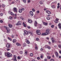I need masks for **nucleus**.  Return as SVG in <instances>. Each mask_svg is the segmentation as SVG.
I'll list each match as a JSON object with an SVG mask.
<instances>
[{
  "mask_svg": "<svg viewBox=\"0 0 61 61\" xmlns=\"http://www.w3.org/2000/svg\"><path fill=\"white\" fill-rule=\"evenodd\" d=\"M26 46V44L25 43H24L23 44V47H25Z\"/></svg>",
  "mask_w": 61,
  "mask_h": 61,
  "instance_id": "obj_25",
  "label": "nucleus"
},
{
  "mask_svg": "<svg viewBox=\"0 0 61 61\" xmlns=\"http://www.w3.org/2000/svg\"><path fill=\"white\" fill-rule=\"evenodd\" d=\"M13 10L15 13H17V10L16 8H14L13 9Z\"/></svg>",
  "mask_w": 61,
  "mask_h": 61,
  "instance_id": "obj_3",
  "label": "nucleus"
},
{
  "mask_svg": "<svg viewBox=\"0 0 61 61\" xmlns=\"http://www.w3.org/2000/svg\"><path fill=\"white\" fill-rule=\"evenodd\" d=\"M3 20H0V23H3Z\"/></svg>",
  "mask_w": 61,
  "mask_h": 61,
  "instance_id": "obj_50",
  "label": "nucleus"
},
{
  "mask_svg": "<svg viewBox=\"0 0 61 61\" xmlns=\"http://www.w3.org/2000/svg\"><path fill=\"white\" fill-rule=\"evenodd\" d=\"M2 6L3 7H5V5L4 4H2Z\"/></svg>",
  "mask_w": 61,
  "mask_h": 61,
  "instance_id": "obj_34",
  "label": "nucleus"
},
{
  "mask_svg": "<svg viewBox=\"0 0 61 61\" xmlns=\"http://www.w3.org/2000/svg\"><path fill=\"white\" fill-rule=\"evenodd\" d=\"M37 58L38 60H39V59H40V57H37Z\"/></svg>",
  "mask_w": 61,
  "mask_h": 61,
  "instance_id": "obj_57",
  "label": "nucleus"
},
{
  "mask_svg": "<svg viewBox=\"0 0 61 61\" xmlns=\"http://www.w3.org/2000/svg\"><path fill=\"white\" fill-rule=\"evenodd\" d=\"M14 61H17V60H16V58L14 59Z\"/></svg>",
  "mask_w": 61,
  "mask_h": 61,
  "instance_id": "obj_54",
  "label": "nucleus"
},
{
  "mask_svg": "<svg viewBox=\"0 0 61 61\" xmlns=\"http://www.w3.org/2000/svg\"><path fill=\"white\" fill-rule=\"evenodd\" d=\"M8 38L9 40H10V41H12V40L11 38H9V37H8Z\"/></svg>",
  "mask_w": 61,
  "mask_h": 61,
  "instance_id": "obj_27",
  "label": "nucleus"
},
{
  "mask_svg": "<svg viewBox=\"0 0 61 61\" xmlns=\"http://www.w3.org/2000/svg\"><path fill=\"white\" fill-rule=\"evenodd\" d=\"M41 56H40V57L41 58H43V55H41Z\"/></svg>",
  "mask_w": 61,
  "mask_h": 61,
  "instance_id": "obj_33",
  "label": "nucleus"
},
{
  "mask_svg": "<svg viewBox=\"0 0 61 61\" xmlns=\"http://www.w3.org/2000/svg\"><path fill=\"white\" fill-rule=\"evenodd\" d=\"M40 12V11L39 10L37 11H36L37 13H39Z\"/></svg>",
  "mask_w": 61,
  "mask_h": 61,
  "instance_id": "obj_51",
  "label": "nucleus"
},
{
  "mask_svg": "<svg viewBox=\"0 0 61 61\" xmlns=\"http://www.w3.org/2000/svg\"><path fill=\"white\" fill-rule=\"evenodd\" d=\"M6 46L7 48H9L11 46V45L9 44H7L6 45Z\"/></svg>",
  "mask_w": 61,
  "mask_h": 61,
  "instance_id": "obj_5",
  "label": "nucleus"
},
{
  "mask_svg": "<svg viewBox=\"0 0 61 61\" xmlns=\"http://www.w3.org/2000/svg\"><path fill=\"white\" fill-rule=\"evenodd\" d=\"M55 53V55L56 56V57H58V56H59V55H58V53L57 51H56L55 52H54Z\"/></svg>",
  "mask_w": 61,
  "mask_h": 61,
  "instance_id": "obj_7",
  "label": "nucleus"
},
{
  "mask_svg": "<svg viewBox=\"0 0 61 61\" xmlns=\"http://www.w3.org/2000/svg\"><path fill=\"white\" fill-rule=\"evenodd\" d=\"M21 22L20 21H18L17 24H16L15 25H21Z\"/></svg>",
  "mask_w": 61,
  "mask_h": 61,
  "instance_id": "obj_6",
  "label": "nucleus"
},
{
  "mask_svg": "<svg viewBox=\"0 0 61 61\" xmlns=\"http://www.w3.org/2000/svg\"><path fill=\"white\" fill-rule=\"evenodd\" d=\"M51 40H52V42L53 43H54V38L51 37Z\"/></svg>",
  "mask_w": 61,
  "mask_h": 61,
  "instance_id": "obj_20",
  "label": "nucleus"
},
{
  "mask_svg": "<svg viewBox=\"0 0 61 61\" xmlns=\"http://www.w3.org/2000/svg\"><path fill=\"white\" fill-rule=\"evenodd\" d=\"M58 25L59 26V28L60 29H61V23L59 24Z\"/></svg>",
  "mask_w": 61,
  "mask_h": 61,
  "instance_id": "obj_14",
  "label": "nucleus"
},
{
  "mask_svg": "<svg viewBox=\"0 0 61 61\" xmlns=\"http://www.w3.org/2000/svg\"><path fill=\"white\" fill-rule=\"evenodd\" d=\"M30 13L31 15H34V14H33V12L32 11H30Z\"/></svg>",
  "mask_w": 61,
  "mask_h": 61,
  "instance_id": "obj_19",
  "label": "nucleus"
},
{
  "mask_svg": "<svg viewBox=\"0 0 61 61\" xmlns=\"http://www.w3.org/2000/svg\"><path fill=\"white\" fill-rule=\"evenodd\" d=\"M50 61H54V59H51Z\"/></svg>",
  "mask_w": 61,
  "mask_h": 61,
  "instance_id": "obj_49",
  "label": "nucleus"
},
{
  "mask_svg": "<svg viewBox=\"0 0 61 61\" xmlns=\"http://www.w3.org/2000/svg\"><path fill=\"white\" fill-rule=\"evenodd\" d=\"M40 50H41V51H43V48H41V49Z\"/></svg>",
  "mask_w": 61,
  "mask_h": 61,
  "instance_id": "obj_58",
  "label": "nucleus"
},
{
  "mask_svg": "<svg viewBox=\"0 0 61 61\" xmlns=\"http://www.w3.org/2000/svg\"><path fill=\"white\" fill-rule=\"evenodd\" d=\"M36 34H37V35H41V33L40 32L39 30H37L36 31Z\"/></svg>",
  "mask_w": 61,
  "mask_h": 61,
  "instance_id": "obj_4",
  "label": "nucleus"
},
{
  "mask_svg": "<svg viewBox=\"0 0 61 61\" xmlns=\"http://www.w3.org/2000/svg\"><path fill=\"white\" fill-rule=\"evenodd\" d=\"M28 3H30V0H29L28 1Z\"/></svg>",
  "mask_w": 61,
  "mask_h": 61,
  "instance_id": "obj_59",
  "label": "nucleus"
},
{
  "mask_svg": "<svg viewBox=\"0 0 61 61\" xmlns=\"http://www.w3.org/2000/svg\"><path fill=\"white\" fill-rule=\"evenodd\" d=\"M59 58H61V56H59Z\"/></svg>",
  "mask_w": 61,
  "mask_h": 61,
  "instance_id": "obj_64",
  "label": "nucleus"
},
{
  "mask_svg": "<svg viewBox=\"0 0 61 61\" xmlns=\"http://www.w3.org/2000/svg\"><path fill=\"white\" fill-rule=\"evenodd\" d=\"M5 56H7L8 57H12V55L9 52H7V53L6 52L5 53Z\"/></svg>",
  "mask_w": 61,
  "mask_h": 61,
  "instance_id": "obj_2",
  "label": "nucleus"
},
{
  "mask_svg": "<svg viewBox=\"0 0 61 61\" xmlns=\"http://www.w3.org/2000/svg\"><path fill=\"white\" fill-rule=\"evenodd\" d=\"M21 10L22 11H24V10H25V9L24 8H22V9H21Z\"/></svg>",
  "mask_w": 61,
  "mask_h": 61,
  "instance_id": "obj_53",
  "label": "nucleus"
},
{
  "mask_svg": "<svg viewBox=\"0 0 61 61\" xmlns=\"http://www.w3.org/2000/svg\"><path fill=\"white\" fill-rule=\"evenodd\" d=\"M54 22L55 23H58V21H56V20H55Z\"/></svg>",
  "mask_w": 61,
  "mask_h": 61,
  "instance_id": "obj_43",
  "label": "nucleus"
},
{
  "mask_svg": "<svg viewBox=\"0 0 61 61\" xmlns=\"http://www.w3.org/2000/svg\"><path fill=\"white\" fill-rule=\"evenodd\" d=\"M9 18L10 19L12 20L13 19V18L12 17L10 16V17Z\"/></svg>",
  "mask_w": 61,
  "mask_h": 61,
  "instance_id": "obj_39",
  "label": "nucleus"
},
{
  "mask_svg": "<svg viewBox=\"0 0 61 61\" xmlns=\"http://www.w3.org/2000/svg\"><path fill=\"white\" fill-rule=\"evenodd\" d=\"M48 49H50L51 48L50 47V46H49L48 47V48H47Z\"/></svg>",
  "mask_w": 61,
  "mask_h": 61,
  "instance_id": "obj_45",
  "label": "nucleus"
},
{
  "mask_svg": "<svg viewBox=\"0 0 61 61\" xmlns=\"http://www.w3.org/2000/svg\"><path fill=\"white\" fill-rule=\"evenodd\" d=\"M47 58L48 59H50L51 58V57L49 56H47Z\"/></svg>",
  "mask_w": 61,
  "mask_h": 61,
  "instance_id": "obj_24",
  "label": "nucleus"
},
{
  "mask_svg": "<svg viewBox=\"0 0 61 61\" xmlns=\"http://www.w3.org/2000/svg\"><path fill=\"white\" fill-rule=\"evenodd\" d=\"M7 33H10V29H9V28L7 29Z\"/></svg>",
  "mask_w": 61,
  "mask_h": 61,
  "instance_id": "obj_10",
  "label": "nucleus"
},
{
  "mask_svg": "<svg viewBox=\"0 0 61 61\" xmlns=\"http://www.w3.org/2000/svg\"><path fill=\"white\" fill-rule=\"evenodd\" d=\"M23 25L25 26V27H26V25L24 23H23Z\"/></svg>",
  "mask_w": 61,
  "mask_h": 61,
  "instance_id": "obj_37",
  "label": "nucleus"
},
{
  "mask_svg": "<svg viewBox=\"0 0 61 61\" xmlns=\"http://www.w3.org/2000/svg\"><path fill=\"white\" fill-rule=\"evenodd\" d=\"M4 28H6V29H8V28H9V27H7L6 26H4Z\"/></svg>",
  "mask_w": 61,
  "mask_h": 61,
  "instance_id": "obj_35",
  "label": "nucleus"
},
{
  "mask_svg": "<svg viewBox=\"0 0 61 61\" xmlns=\"http://www.w3.org/2000/svg\"><path fill=\"white\" fill-rule=\"evenodd\" d=\"M51 28H53L54 27V25H52L51 26Z\"/></svg>",
  "mask_w": 61,
  "mask_h": 61,
  "instance_id": "obj_47",
  "label": "nucleus"
},
{
  "mask_svg": "<svg viewBox=\"0 0 61 61\" xmlns=\"http://www.w3.org/2000/svg\"><path fill=\"white\" fill-rule=\"evenodd\" d=\"M32 10L33 12H35V10L34 9H33Z\"/></svg>",
  "mask_w": 61,
  "mask_h": 61,
  "instance_id": "obj_40",
  "label": "nucleus"
},
{
  "mask_svg": "<svg viewBox=\"0 0 61 61\" xmlns=\"http://www.w3.org/2000/svg\"><path fill=\"white\" fill-rule=\"evenodd\" d=\"M24 33L25 34V35H28V32L26 30H24Z\"/></svg>",
  "mask_w": 61,
  "mask_h": 61,
  "instance_id": "obj_12",
  "label": "nucleus"
},
{
  "mask_svg": "<svg viewBox=\"0 0 61 61\" xmlns=\"http://www.w3.org/2000/svg\"><path fill=\"white\" fill-rule=\"evenodd\" d=\"M40 4L41 5H42L43 4V2L42 1H41L40 2Z\"/></svg>",
  "mask_w": 61,
  "mask_h": 61,
  "instance_id": "obj_31",
  "label": "nucleus"
},
{
  "mask_svg": "<svg viewBox=\"0 0 61 61\" xmlns=\"http://www.w3.org/2000/svg\"><path fill=\"white\" fill-rule=\"evenodd\" d=\"M36 41H39V38H37L36 39Z\"/></svg>",
  "mask_w": 61,
  "mask_h": 61,
  "instance_id": "obj_32",
  "label": "nucleus"
},
{
  "mask_svg": "<svg viewBox=\"0 0 61 61\" xmlns=\"http://www.w3.org/2000/svg\"><path fill=\"white\" fill-rule=\"evenodd\" d=\"M24 33L25 34V35H28V32L26 30H24Z\"/></svg>",
  "mask_w": 61,
  "mask_h": 61,
  "instance_id": "obj_13",
  "label": "nucleus"
},
{
  "mask_svg": "<svg viewBox=\"0 0 61 61\" xmlns=\"http://www.w3.org/2000/svg\"><path fill=\"white\" fill-rule=\"evenodd\" d=\"M58 46L59 48H61V44H59V45H58Z\"/></svg>",
  "mask_w": 61,
  "mask_h": 61,
  "instance_id": "obj_28",
  "label": "nucleus"
},
{
  "mask_svg": "<svg viewBox=\"0 0 61 61\" xmlns=\"http://www.w3.org/2000/svg\"><path fill=\"white\" fill-rule=\"evenodd\" d=\"M14 57L15 58V59L16 58V56H15V55H14Z\"/></svg>",
  "mask_w": 61,
  "mask_h": 61,
  "instance_id": "obj_46",
  "label": "nucleus"
},
{
  "mask_svg": "<svg viewBox=\"0 0 61 61\" xmlns=\"http://www.w3.org/2000/svg\"><path fill=\"white\" fill-rule=\"evenodd\" d=\"M46 13H48V14L49 15H50V14H51V12L49 11L48 10H47L46 11Z\"/></svg>",
  "mask_w": 61,
  "mask_h": 61,
  "instance_id": "obj_11",
  "label": "nucleus"
},
{
  "mask_svg": "<svg viewBox=\"0 0 61 61\" xmlns=\"http://www.w3.org/2000/svg\"><path fill=\"white\" fill-rule=\"evenodd\" d=\"M19 13H21V12H22V10L21 9H19Z\"/></svg>",
  "mask_w": 61,
  "mask_h": 61,
  "instance_id": "obj_23",
  "label": "nucleus"
},
{
  "mask_svg": "<svg viewBox=\"0 0 61 61\" xmlns=\"http://www.w3.org/2000/svg\"><path fill=\"white\" fill-rule=\"evenodd\" d=\"M38 48L37 47V46H36L35 50H38Z\"/></svg>",
  "mask_w": 61,
  "mask_h": 61,
  "instance_id": "obj_26",
  "label": "nucleus"
},
{
  "mask_svg": "<svg viewBox=\"0 0 61 61\" xmlns=\"http://www.w3.org/2000/svg\"><path fill=\"white\" fill-rule=\"evenodd\" d=\"M23 1L24 3H26V0H23Z\"/></svg>",
  "mask_w": 61,
  "mask_h": 61,
  "instance_id": "obj_42",
  "label": "nucleus"
},
{
  "mask_svg": "<svg viewBox=\"0 0 61 61\" xmlns=\"http://www.w3.org/2000/svg\"><path fill=\"white\" fill-rule=\"evenodd\" d=\"M30 55L31 56H33V54L32 53H30Z\"/></svg>",
  "mask_w": 61,
  "mask_h": 61,
  "instance_id": "obj_29",
  "label": "nucleus"
},
{
  "mask_svg": "<svg viewBox=\"0 0 61 61\" xmlns=\"http://www.w3.org/2000/svg\"><path fill=\"white\" fill-rule=\"evenodd\" d=\"M58 20H59V19H58V18H56V20L58 21Z\"/></svg>",
  "mask_w": 61,
  "mask_h": 61,
  "instance_id": "obj_48",
  "label": "nucleus"
},
{
  "mask_svg": "<svg viewBox=\"0 0 61 61\" xmlns=\"http://www.w3.org/2000/svg\"><path fill=\"white\" fill-rule=\"evenodd\" d=\"M8 26L9 27H10V28H12L13 27V26L12 25L10 24H9Z\"/></svg>",
  "mask_w": 61,
  "mask_h": 61,
  "instance_id": "obj_17",
  "label": "nucleus"
},
{
  "mask_svg": "<svg viewBox=\"0 0 61 61\" xmlns=\"http://www.w3.org/2000/svg\"><path fill=\"white\" fill-rule=\"evenodd\" d=\"M10 14L11 15H14V14L12 12H11L10 13Z\"/></svg>",
  "mask_w": 61,
  "mask_h": 61,
  "instance_id": "obj_30",
  "label": "nucleus"
},
{
  "mask_svg": "<svg viewBox=\"0 0 61 61\" xmlns=\"http://www.w3.org/2000/svg\"><path fill=\"white\" fill-rule=\"evenodd\" d=\"M46 32L42 33L41 36H47L49 34H50V30L49 29L46 30Z\"/></svg>",
  "mask_w": 61,
  "mask_h": 61,
  "instance_id": "obj_1",
  "label": "nucleus"
},
{
  "mask_svg": "<svg viewBox=\"0 0 61 61\" xmlns=\"http://www.w3.org/2000/svg\"><path fill=\"white\" fill-rule=\"evenodd\" d=\"M49 25H52V24H51V23H50L49 24Z\"/></svg>",
  "mask_w": 61,
  "mask_h": 61,
  "instance_id": "obj_63",
  "label": "nucleus"
},
{
  "mask_svg": "<svg viewBox=\"0 0 61 61\" xmlns=\"http://www.w3.org/2000/svg\"><path fill=\"white\" fill-rule=\"evenodd\" d=\"M11 37L12 38H14V36L13 35H11Z\"/></svg>",
  "mask_w": 61,
  "mask_h": 61,
  "instance_id": "obj_52",
  "label": "nucleus"
},
{
  "mask_svg": "<svg viewBox=\"0 0 61 61\" xmlns=\"http://www.w3.org/2000/svg\"><path fill=\"white\" fill-rule=\"evenodd\" d=\"M20 54H23V51H20Z\"/></svg>",
  "mask_w": 61,
  "mask_h": 61,
  "instance_id": "obj_41",
  "label": "nucleus"
},
{
  "mask_svg": "<svg viewBox=\"0 0 61 61\" xmlns=\"http://www.w3.org/2000/svg\"><path fill=\"white\" fill-rule=\"evenodd\" d=\"M44 60L45 61H47V59H44Z\"/></svg>",
  "mask_w": 61,
  "mask_h": 61,
  "instance_id": "obj_61",
  "label": "nucleus"
},
{
  "mask_svg": "<svg viewBox=\"0 0 61 61\" xmlns=\"http://www.w3.org/2000/svg\"><path fill=\"white\" fill-rule=\"evenodd\" d=\"M26 41V43L27 44H29V43H30V42H29V41H28V40H27L26 39H25V41Z\"/></svg>",
  "mask_w": 61,
  "mask_h": 61,
  "instance_id": "obj_16",
  "label": "nucleus"
},
{
  "mask_svg": "<svg viewBox=\"0 0 61 61\" xmlns=\"http://www.w3.org/2000/svg\"><path fill=\"white\" fill-rule=\"evenodd\" d=\"M46 18L47 20H50V18L49 17H47Z\"/></svg>",
  "mask_w": 61,
  "mask_h": 61,
  "instance_id": "obj_36",
  "label": "nucleus"
},
{
  "mask_svg": "<svg viewBox=\"0 0 61 61\" xmlns=\"http://www.w3.org/2000/svg\"><path fill=\"white\" fill-rule=\"evenodd\" d=\"M25 54H27V51H25Z\"/></svg>",
  "mask_w": 61,
  "mask_h": 61,
  "instance_id": "obj_55",
  "label": "nucleus"
},
{
  "mask_svg": "<svg viewBox=\"0 0 61 61\" xmlns=\"http://www.w3.org/2000/svg\"><path fill=\"white\" fill-rule=\"evenodd\" d=\"M28 32H29V34H30V35L31 36H33V33H32L30 31H29Z\"/></svg>",
  "mask_w": 61,
  "mask_h": 61,
  "instance_id": "obj_21",
  "label": "nucleus"
},
{
  "mask_svg": "<svg viewBox=\"0 0 61 61\" xmlns=\"http://www.w3.org/2000/svg\"><path fill=\"white\" fill-rule=\"evenodd\" d=\"M43 24L45 25H48V23L47 22H43Z\"/></svg>",
  "mask_w": 61,
  "mask_h": 61,
  "instance_id": "obj_15",
  "label": "nucleus"
},
{
  "mask_svg": "<svg viewBox=\"0 0 61 61\" xmlns=\"http://www.w3.org/2000/svg\"><path fill=\"white\" fill-rule=\"evenodd\" d=\"M48 46H47V45H46L45 46V48H48Z\"/></svg>",
  "mask_w": 61,
  "mask_h": 61,
  "instance_id": "obj_44",
  "label": "nucleus"
},
{
  "mask_svg": "<svg viewBox=\"0 0 61 61\" xmlns=\"http://www.w3.org/2000/svg\"><path fill=\"white\" fill-rule=\"evenodd\" d=\"M16 45L17 46H21V44H20L18 43H16Z\"/></svg>",
  "mask_w": 61,
  "mask_h": 61,
  "instance_id": "obj_18",
  "label": "nucleus"
},
{
  "mask_svg": "<svg viewBox=\"0 0 61 61\" xmlns=\"http://www.w3.org/2000/svg\"><path fill=\"white\" fill-rule=\"evenodd\" d=\"M34 26L36 27L37 26V23L36 21H35L34 22Z\"/></svg>",
  "mask_w": 61,
  "mask_h": 61,
  "instance_id": "obj_8",
  "label": "nucleus"
},
{
  "mask_svg": "<svg viewBox=\"0 0 61 61\" xmlns=\"http://www.w3.org/2000/svg\"><path fill=\"white\" fill-rule=\"evenodd\" d=\"M28 21L29 23H31L33 22V21L30 19L28 20Z\"/></svg>",
  "mask_w": 61,
  "mask_h": 61,
  "instance_id": "obj_9",
  "label": "nucleus"
},
{
  "mask_svg": "<svg viewBox=\"0 0 61 61\" xmlns=\"http://www.w3.org/2000/svg\"><path fill=\"white\" fill-rule=\"evenodd\" d=\"M16 40L15 39H14L13 40V43H15V42H16Z\"/></svg>",
  "mask_w": 61,
  "mask_h": 61,
  "instance_id": "obj_22",
  "label": "nucleus"
},
{
  "mask_svg": "<svg viewBox=\"0 0 61 61\" xmlns=\"http://www.w3.org/2000/svg\"><path fill=\"white\" fill-rule=\"evenodd\" d=\"M17 58L18 59H21V57H20V56L18 57Z\"/></svg>",
  "mask_w": 61,
  "mask_h": 61,
  "instance_id": "obj_38",
  "label": "nucleus"
},
{
  "mask_svg": "<svg viewBox=\"0 0 61 61\" xmlns=\"http://www.w3.org/2000/svg\"><path fill=\"white\" fill-rule=\"evenodd\" d=\"M28 28L30 29V26H27Z\"/></svg>",
  "mask_w": 61,
  "mask_h": 61,
  "instance_id": "obj_56",
  "label": "nucleus"
},
{
  "mask_svg": "<svg viewBox=\"0 0 61 61\" xmlns=\"http://www.w3.org/2000/svg\"><path fill=\"white\" fill-rule=\"evenodd\" d=\"M49 44H50H50H51V42H50V41H49L48 42Z\"/></svg>",
  "mask_w": 61,
  "mask_h": 61,
  "instance_id": "obj_60",
  "label": "nucleus"
},
{
  "mask_svg": "<svg viewBox=\"0 0 61 61\" xmlns=\"http://www.w3.org/2000/svg\"><path fill=\"white\" fill-rule=\"evenodd\" d=\"M3 15V13H0V15Z\"/></svg>",
  "mask_w": 61,
  "mask_h": 61,
  "instance_id": "obj_62",
  "label": "nucleus"
}]
</instances>
